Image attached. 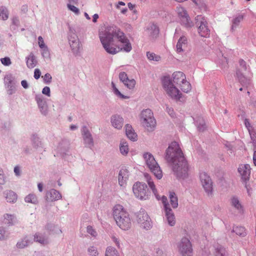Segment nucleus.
Here are the masks:
<instances>
[{
    "mask_svg": "<svg viewBox=\"0 0 256 256\" xmlns=\"http://www.w3.org/2000/svg\"><path fill=\"white\" fill-rule=\"evenodd\" d=\"M100 42L105 50L111 54H115L120 50L130 52L132 44L129 40L120 30L110 27L99 34Z\"/></svg>",
    "mask_w": 256,
    "mask_h": 256,
    "instance_id": "obj_1",
    "label": "nucleus"
},
{
    "mask_svg": "<svg viewBox=\"0 0 256 256\" xmlns=\"http://www.w3.org/2000/svg\"><path fill=\"white\" fill-rule=\"evenodd\" d=\"M165 159L170 164L177 178L184 180L188 177L189 166L177 142H173L169 145L166 151Z\"/></svg>",
    "mask_w": 256,
    "mask_h": 256,
    "instance_id": "obj_2",
    "label": "nucleus"
},
{
    "mask_svg": "<svg viewBox=\"0 0 256 256\" xmlns=\"http://www.w3.org/2000/svg\"><path fill=\"white\" fill-rule=\"evenodd\" d=\"M173 82L170 77L165 76L162 80L163 87L166 94L172 99L181 101L182 94L175 86L174 84L180 86L186 80L185 74L181 72H176L172 74Z\"/></svg>",
    "mask_w": 256,
    "mask_h": 256,
    "instance_id": "obj_3",
    "label": "nucleus"
},
{
    "mask_svg": "<svg viewBox=\"0 0 256 256\" xmlns=\"http://www.w3.org/2000/svg\"><path fill=\"white\" fill-rule=\"evenodd\" d=\"M113 216L118 226L122 230H127L132 226V220L128 212L120 204L113 208Z\"/></svg>",
    "mask_w": 256,
    "mask_h": 256,
    "instance_id": "obj_4",
    "label": "nucleus"
},
{
    "mask_svg": "<svg viewBox=\"0 0 256 256\" xmlns=\"http://www.w3.org/2000/svg\"><path fill=\"white\" fill-rule=\"evenodd\" d=\"M140 121L143 126L150 132L152 131L156 125V121L154 117L153 112L150 109H146L142 112Z\"/></svg>",
    "mask_w": 256,
    "mask_h": 256,
    "instance_id": "obj_5",
    "label": "nucleus"
},
{
    "mask_svg": "<svg viewBox=\"0 0 256 256\" xmlns=\"http://www.w3.org/2000/svg\"><path fill=\"white\" fill-rule=\"evenodd\" d=\"M177 248L180 256H193L192 244L186 237L182 238L178 242Z\"/></svg>",
    "mask_w": 256,
    "mask_h": 256,
    "instance_id": "obj_6",
    "label": "nucleus"
},
{
    "mask_svg": "<svg viewBox=\"0 0 256 256\" xmlns=\"http://www.w3.org/2000/svg\"><path fill=\"white\" fill-rule=\"evenodd\" d=\"M146 164L150 171L158 179H160L162 176V171L153 156L149 153L144 154Z\"/></svg>",
    "mask_w": 256,
    "mask_h": 256,
    "instance_id": "obj_7",
    "label": "nucleus"
},
{
    "mask_svg": "<svg viewBox=\"0 0 256 256\" xmlns=\"http://www.w3.org/2000/svg\"><path fill=\"white\" fill-rule=\"evenodd\" d=\"M132 190L135 196L141 200H147L150 196L147 186L144 183L136 182L133 186Z\"/></svg>",
    "mask_w": 256,
    "mask_h": 256,
    "instance_id": "obj_8",
    "label": "nucleus"
},
{
    "mask_svg": "<svg viewBox=\"0 0 256 256\" xmlns=\"http://www.w3.org/2000/svg\"><path fill=\"white\" fill-rule=\"evenodd\" d=\"M136 221L142 228L148 230L152 228L151 220L144 209L141 208L136 214Z\"/></svg>",
    "mask_w": 256,
    "mask_h": 256,
    "instance_id": "obj_9",
    "label": "nucleus"
},
{
    "mask_svg": "<svg viewBox=\"0 0 256 256\" xmlns=\"http://www.w3.org/2000/svg\"><path fill=\"white\" fill-rule=\"evenodd\" d=\"M200 178L201 184L207 195L209 197L212 196V182L209 176L204 172L200 174Z\"/></svg>",
    "mask_w": 256,
    "mask_h": 256,
    "instance_id": "obj_10",
    "label": "nucleus"
},
{
    "mask_svg": "<svg viewBox=\"0 0 256 256\" xmlns=\"http://www.w3.org/2000/svg\"><path fill=\"white\" fill-rule=\"evenodd\" d=\"M196 24L198 26L200 25L198 28V32L200 36L203 37H208L210 35V30L207 26V22L205 18L201 16H196Z\"/></svg>",
    "mask_w": 256,
    "mask_h": 256,
    "instance_id": "obj_11",
    "label": "nucleus"
},
{
    "mask_svg": "<svg viewBox=\"0 0 256 256\" xmlns=\"http://www.w3.org/2000/svg\"><path fill=\"white\" fill-rule=\"evenodd\" d=\"M81 132L84 144L86 147L92 148L94 146V141L88 127L86 126H83L81 129Z\"/></svg>",
    "mask_w": 256,
    "mask_h": 256,
    "instance_id": "obj_12",
    "label": "nucleus"
},
{
    "mask_svg": "<svg viewBox=\"0 0 256 256\" xmlns=\"http://www.w3.org/2000/svg\"><path fill=\"white\" fill-rule=\"evenodd\" d=\"M69 44L74 54H78L80 52V41L76 34L70 32L68 36Z\"/></svg>",
    "mask_w": 256,
    "mask_h": 256,
    "instance_id": "obj_13",
    "label": "nucleus"
},
{
    "mask_svg": "<svg viewBox=\"0 0 256 256\" xmlns=\"http://www.w3.org/2000/svg\"><path fill=\"white\" fill-rule=\"evenodd\" d=\"M178 14L182 24L186 27H190L192 26V22L186 10L184 8H180L178 9Z\"/></svg>",
    "mask_w": 256,
    "mask_h": 256,
    "instance_id": "obj_14",
    "label": "nucleus"
},
{
    "mask_svg": "<svg viewBox=\"0 0 256 256\" xmlns=\"http://www.w3.org/2000/svg\"><path fill=\"white\" fill-rule=\"evenodd\" d=\"M120 80L129 89H132L136 84L134 79H129L125 72H121L119 74Z\"/></svg>",
    "mask_w": 256,
    "mask_h": 256,
    "instance_id": "obj_15",
    "label": "nucleus"
},
{
    "mask_svg": "<svg viewBox=\"0 0 256 256\" xmlns=\"http://www.w3.org/2000/svg\"><path fill=\"white\" fill-rule=\"evenodd\" d=\"M250 166L249 164H242L238 168V172L240 174L242 180L247 181L249 180L250 174Z\"/></svg>",
    "mask_w": 256,
    "mask_h": 256,
    "instance_id": "obj_16",
    "label": "nucleus"
},
{
    "mask_svg": "<svg viewBox=\"0 0 256 256\" xmlns=\"http://www.w3.org/2000/svg\"><path fill=\"white\" fill-rule=\"evenodd\" d=\"M130 175L129 171L126 168H122L118 174V184L121 186H124L128 178Z\"/></svg>",
    "mask_w": 256,
    "mask_h": 256,
    "instance_id": "obj_17",
    "label": "nucleus"
},
{
    "mask_svg": "<svg viewBox=\"0 0 256 256\" xmlns=\"http://www.w3.org/2000/svg\"><path fill=\"white\" fill-rule=\"evenodd\" d=\"M46 196V200L50 202L56 201L62 198L61 194L55 189H51L47 192Z\"/></svg>",
    "mask_w": 256,
    "mask_h": 256,
    "instance_id": "obj_18",
    "label": "nucleus"
},
{
    "mask_svg": "<svg viewBox=\"0 0 256 256\" xmlns=\"http://www.w3.org/2000/svg\"><path fill=\"white\" fill-rule=\"evenodd\" d=\"M146 32L151 38H154L158 35L159 29L156 24H151L148 26Z\"/></svg>",
    "mask_w": 256,
    "mask_h": 256,
    "instance_id": "obj_19",
    "label": "nucleus"
},
{
    "mask_svg": "<svg viewBox=\"0 0 256 256\" xmlns=\"http://www.w3.org/2000/svg\"><path fill=\"white\" fill-rule=\"evenodd\" d=\"M110 122L112 126L116 128L120 129L124 124V120L122 117L118 114L112 116Z\"/></svg>",
    "mask_w": 256,
    "mask_h": 256,
    "instance_id": "obj_20",
    "label": "nucleus"
},
{
    "mask_svg": "<svg viewBox=\"0 0 256 256\" xmlns=\"http://www.w3.org/2000/svg\"><path fill=\"white\" fill-rule=\"evenodd\" d=\"M34 240L40 244L46 245L48 244V237L44 232H37L34 235Z\"/></svg>",
    "mask_w": 256,
    "mask_h": 256,
    "instance_id": "obj_21",
    "label": "nucleus"
},
{
    "mask_svg": "<svg viewBox=\"0 0 256 256\" xmlns=\"http://www.w3.org/2000/svg\"><path fill=\"white\" fill-rule=\"evenodd\" d=\"M236 78L240 84L245 88H248L250 84V80L245 77L240 70L236 71Z\"/></svg>",
    "mask_w": 256,
    "mask_h": 256,
    "instance_id": "obj_22",
    "label": "nucleus"
},
{
    "mask_svg": "<svg viewBox=\"0 0 256 256\" xmlns=\"http://www.w3.org/2000/svg\"><path fill=\"white\" fill-rule=\"evenodd\" d=\"M166 220L170 226H174L176 224L175 216L170 208L166 207L165 210Z\"/></svg>",
    "mask_w": 256,
    "mask_h": 256,
    "instance_id": "obj_23",
    "label": "nucleus"
},
{
    "mask_svg": "<svg viewBox=\"0 0 256 256\" xmlns=\"http://www.w3.org/2000/svg\"><path fill=\"white\" fill-rule=\"evenodd\" d=\"M4 196L7 202L15 203L17 200V194L11 190H6L4 192Z\"/></svg>",
    "mask_w": 256,
    "mask_h": 256,
    "instance_id": "obj_24",
    "label": "nucleus"
},
{
    "mask_svg": "<svg viewBox=\"0 0 256 256\" xmlns=\"http://www.w3.org/2000/svg\"><path fill=\"white\" fill-rule=\"evenodd\" d=\"M187 46V39L185 36L180 37L176 44V52H184Z\"/></svg>",
    "mask_w": 256,
    "mask_h": 256,
    "instance_id": "obj_25",
    "label": "nucleus"
},
{
    "mask_svg": "<svg viewBox=\"0 0 256 256\" xmlns=\"http://www.w3.org/2000/svg\"><path fill=\"white\" fill-rule=\"evenodd\" d=\"M126 134L130 140L136 141L137 140V134L134 132L131 125L127 124L125 126Z\"/></svg>",
    "mask_w": 256,
    "mask_h": 256,
    "instance_id": "obj_26",
    "label": "nucleus"
},
{
    "mask_svg": "<svg viewBox=\"0 0 256 256\" xmlns=\"http://www.w3.org/2000/svg\"><path fill=\"white\" fill-rule=\"evenodd\" d=\"M4 222L8 226H13L18 222V220L15 215L6 214L4 215Z\"/></svg>",
    "mask_w": 256,
    "mask_h": 256,
    "instance_id": "obj_27",
    "label": "nucleus"
},
{
    "mask_svg": "<svg viewBox=\"0 0 256 256\" xmlns=\"http://www.w3.org/2000/svg\"><path fill=\"white\" fill-rule=\"evenodd\" d=\"M144 176L146 179V181L148 182L149 187L152 189V192L156 196V198L158 200H160V197L159 196L158 194V192L156 188V186H155V184H154V182L152 180V178L149 176L148 174H146Z\"/></svg>",
    "mask_w": 256,
    "mask_h": 256,
    "instance_id": "obj_28",
    "label": "nucleus"
},
{
    "mask_svg": "<svg viewBox=\"0 0 256 256\" xmlns=\"http://www.w3.org/2000/svg\"><path fill=\"white\" fill-rule=\"evenodd\" d=\"M30 243V240L27 236H26L18 242L16 246L18 248L22 249L27 247Z\"/></svg>",
    "mask_w": 256,
    "mask_h": 256,
    "instance_id": "obj_29",
    "label": "nucleus"
},
{
    "mask_svg": "<svg viewBox=\"0 0 256 256\" xmlns=\"http://www.w3.org/2000/svg\"><path fill=\"white\" fill-rule=\"evenodd\" d=\"M198 129L200 132H204L206 128L204 118L202 117H198L195 120Z\"/></svg>",
    "mask_w": 256,
    "mask_h": 256,
    "instance_id": "obj_30",
    "label": "nucleus"
},
{
    "mask_svg": "<svg viewBox=\"0 0 256 256\" xmlns=\"http://www.w3.org/2000/svg\"><path fill=\"white\" fill-rule=\"evenodd\" d=\"M31 140L32 142V145L34 148H38L42 147V142L40 141V138H39V137H38L37 134H33L32 136Z\"/></svg>",
    "mask_w": 256,
    "mask_h": 256,
    "instance_id": "obj_31",
    "label": "nucleus"
},
{
    "mask_svg": "<svg viewBox=\"0 0 256 256\" xmlns=\"http://www.w3.org/2000/svg\"><path fill=\"white\" fill-rule=\"evenodd\" d=\"M36 62L34 56L31 53L27 58V66L30 68H34L36 66Z\"/></svg>",
    "mask_w": 256,
    "mask_h": 256,
    "instance_id": "obj_32",
    "label": "nucleus"
},
{
    "mask_svg": "<svg viewBox=\"0 0 256 256\" xmlns=\"http://www.w3.org/2000/svg\"><path fill=\"white\" fill-rule=\"evenodd\" d=\"M169 198L170 200V203L172 206L174 208H176L178 206V199L176 194L174 192H170Z\"/></svg>",
    "mask_w": 256,
    "mask_h": 256,
    "instance_id": "obj_33",
    "label": "nucleus"
},
{
    "mask_svg": "<svg viewBox=\"0 0 256 256\" xmlns=\"http://www.w3.org/2000/svg\"><path fill=\"white\" fill-rule=\"evenodd\" d=\"M232 232H236V234L241 236H246V232L245 228L243 226H233Z\"/></svg>",
    "mask_w": 256,
    "mask_h": 256,
    "instance_id": "obj_34",
    "label": "nucleus"
},
{
    "mask_svg": "<svg viewBox=\"0 0 256 256\" xmlns=\"http://www.w3.org/2000/svg\"><path fill=\"white\" fill-rule=\"evenodd\" d=\"M5 86L15 84V78L12 74H8L4 78Z\"/></svg>",
    "mask_w": 256,
    "mask_h": 256,
    "instance_id": "obj_35",
    "label": "nucleus"
},
{
    "mask_svg": "<svg viewBox=\"0 0 256 256\" xmlns=\"http://www.w3.org/2000/svg\"><path fill=\"white\" fill-rule=\"evenodd\" d=\"M120 150L123 156H126L129 152L128 144L124 141H122L120 145Z\"/></svg>",
    "mask_w": 256,
    "mask_h": 256,
    "instance_id": "obj_36",
    "label": "nucleus"
},
{
    "mask_svg": "<svg viewBox=\"0 0 256 256\" xmlns=\"http://www.w3.org/2000/svg\"><path fill=\"white\" fill-rule=\"evenodd\" d=\"M9 12L8 8L4 6H0V18L6 20L8 18Z\"/></svg>",
    "mask_w": 256,
    "mask_h": 256,
    "instance_id": "obj_37",
    "label": "nucleus"
},
{
    "mask_svg": "<svg viewBox=\"0 0 256 256\" xmlns=\"http://www.w3.org/2000/svg\"><path fill=\"white\" fill-rule=\"evenodd\" d=\"M104 256H120L118 250L114 247L108 246L105 252Z\"/></svg>",
    "mask_w": 256,
    "mask_h": 256,
    "instance_id": "obj_38",
    "label": "nucleus"
},
{
    "mask_svg": "<svg viewBox=\"0 0 256 256\" xmlns=\"http://www.w3.org/2000/svg\"><path fill=\"white\" fill-rule=\"evenodd\" d=\"M180 89L184 92L188 93L190 91L192 87L190 83L186 80L184 81L180 86Z\"/></svg>",
    "mask_w": 256,
    "mask_h": 256,
    "instance_id": "obj_39",
    "label": "nucleus"
},
{
    "mask_svg": "<svg viewBox=\"0 0 256 256\" xmlns=\"http://www.w3.org/2000/svg\"><path fill=\"white\" fill-rule=\"evenodd\" d=\"M214 256H228V254H227V252H226L225 248L224 247H222L220 246H218L215 248Z\"/></svg>",
    "mask_w": 256,
    "mask_h": 256,
    "instance_id": "obj_40",
    "label": "nucleus"
},
{
    "mask_svg": "<svg viewBox=\"0 0 256 256\" xmlns=\"http://www.w3.org/2000/svg\"><path fill=\"white\" fill-rule=\"evenodd\" d=\"M230 203L232 206L234 207L240 212V211L242 206L238 198L233 196L230 200Z\"/></svg>",
    "mask_w": 256,
    "mask_h": 256,
    "instance_id": "obj_41",
    "label": "nucleus"
},
{
    "mask_svg": "<svg viewBox=\"0 0 256 256\" xmlns=\"http://www.w3.org/2000/svg\"><path fill=\"white\" fill-rule=\"evenodd\" d=\"M88 254L89 256H98L99 252L98 248L94 246H90L87 250Z\"/></svg>",
    "mask_w": 256,
    "mask_h": 256,
    "instance_id": "obj_42",
    "label": "nucleus"
},
{
    "mask_svg": "<svg viewBox=\"0 0 256 256\" xmlns=\"http://www.w3.org/2000/svg\"><path fill=\"white\" fill-rule=\"evenodd\" d=\"M242 20L243 16L242 15H238V16L232 20V26L231 30H234Z\"/></svg>",
    "mask_w": 256,
    "mask_h": 256,
    "instance_id": "obj_43",
    "label": "nucleus"
},
{
    "mask_svg": "<svg viewBox=\"0 0 256 256\" xmlns=\"http://www.w3.org/2000/svg\"><path fill=\"white\" fill-rule=\"evenodd\" d=\"M25 202L34 204L38 203V200L35 194H30L24 198Z\"/></svg>",
    "mask_w": 256,
    "mask_h": 256,
    "instance_id": "obj_44",
    "label": "nucleus"
},
{
    "mask_svg": "<svg viewBox=\"0 0 256 256\" xmlns=\"http://www.w3.org/2000/svg\"><path fill=\"white\" fill-rule=\"evenodd\" d=\"M112 86L113 90V92L114 94L117 96H119L120 98H123V99H126L128 98V96H126L124 94H122L119 90H118L116 88V86L114 82H112Z\"/></svg>",
    "mask_w": 256,
    "mask_h": 256,
    "instance_id": "obj_45",
    "label": "nucleus"
},
{
    "mask_svg": "<svg viewBox=\"0 0 256 256\" xmlns=\"http://www.w3.org/2000/svg\"><path fill=\"white\" fill-rule=\"evenodd\" d=\"M146 56L150 60L158 62L160 59V57L159 56L156 55L153 52H147Z\"/></svg>",
    "mask_w": 256,
    "mask_h": 256,
    "instance_id": "obj_46",
    "label": "nucleus"
},
{
    "mask_svg": "<svg viewBox=\"0 0 256 256\" xmlns=\"http://www.w3.org/2000/svg\"><path fill=\"white\" fill-rule=\"evenodd\" d=\"M42 114L46 116L48 114V106L46 102L38 104Z\"/></svg>",
    "mask_w": 256,
    "mask_h": 256,
    "instance_id": "obj_47",
    "label": "nucleus"
},
{
    "mask_svg": "<svg viewBox=\"0 0 256 256\" xmlns=\"http://www.w3.org/2000/svg\"><path fill=\"white\" fill-rule=\"evenodd\" d=\"M8 236V234L6 232L5 228L3 227H0V240H6Z\"/></svg>",
    "mask_w": 256,
    "mask_h": 256,
    "instance_id": "obj_48",
    "label": "nucleus"
},
{
    "mask_svg": "<svg viewBox=\"0 0 256 256\" xmlns=\"http://www.w3.org/2000/svg\"><path fill=\"white\" fill-rule=\"evenodd\" d=\"M6 91L9 95H12L16 92L15 84L5 86Z\"/></svg>",
    "mask_w": 256,
    "mask_h": 256,
    "instance_id": "obj_49",
    "label": "nucleus"
},
{
    "mask_svg": "<svg viewBox=\"0 0 256 256\" xmlns=\"http://www.w3.org/2000/svg\"><path fill=\"white\" fill-rule=\"evenodd\" d=\"M42 78H43L44 82L46 84H49L52 82V77L48 73H46L44 76H42Z\"/></svg>",
    "mask_w": 256,
    "mask_h": 256,
    "instance_id": "obj_50",
    "label": "nucleus"
},
{
    "mask_svg": "<svg viewBox=\"0 0 256 256\" xmlns=\"http://www.w3.org/2000/svg\"><path fill=\"white\" fill-rule=\"evenodd\" d=\"M67 7L69 10L72 11L76 14H78L80 13V10L76 6L74 5L71 4H68Z\"/></svg>",
    "mask_w": 256,
    "mask_h": 256,
    "instance_id": "obj_51",
    "label": "nucleus"
},
{
    "mask_svg": "<svg viewBox=\"0 0 256 256\" xmlns=\"http://www.w3.org/2000/svg\"><path fill=\"white\" fill-rule=\"evenodd\" d=\"M87 232L94 237H96L97 236L96 232L90 226H87Z\"/></svg>",
    "mask_w": 256,
    "mask_h": 256,
    "instance_id": "obj_52",
    "label": "nucleus"
},
{
    "mask_svg": "<svg viewBox=\"0 0 256 256\" xmlns=\"http://www.w3.org/2000/svg\"><path fill=\"white\" fill-rule=\"evenodd\" d=\"M2 63L6 66H10L11 64V61L8 57H6L0 59Z\"/></svg>",
    "mask_w": 256,
    "mask_h": 256,
    "instance_id": "obj_53",
    "label": "nucleus"
},
{
    "mask_svg": "<svg viewBox=\"0 0 256 256\" xmlns=\"http://www.w3.org/2000/svg\"><path fill=\"white\" fill-rule=\"evenodd\" d=\"M42 49L43 50L42 54L43 57L44 58H50V54L47 46L44 48Z\"/></svg>",
    "mask_w": 256,
    "mask_h": 256,
    "instance_id": "obj_54",
    "label": "nucleus"
},
{
    "mask_svg": "<svg viewBox=\"0 0 256 256\" xmlns=\"http://www.w3.org/2000/svg\"><path fill=\"white\" fill-rule=\"evenodd\" d=\"M155 256H164V254L163 250L160 248H156Z\"/></svg>",
    "mask_w": 256,
    "mask_h": 256,
    "instance_id": "obj_55",
    "label": "nucleus"
},
{
    "mask_svg": "<svg viewBox=\"0 0 256 256\" xmlns=\"http://www.w3.org/2000/svg\"><path fill=\"white\" fill-rule=\"evenodd\" d=\"M38 40L39 46L41 48H45L46 46L44 41V40L41 36H38Z\"/></svg>",
    "mask_w": 256,
    "mask_h": 256,
    "instance_id": "obj_56",
    "label": "nucleus"
},
{
    "mask_svg": "<svg viewBox=\"0 0 256 256\" xmlns=\"http://www.w3.org/2000/svg\"><path fill=\"white\" fill-rule=\"evenodd\" d=\"M6 182L5 176L4 174L3 171L0 170V184H4Z\"/></svg>",
    "mask_w": 256,
    "mask_h": 256,
    "instance_id": "obj_57",
    "label": "nucleus"
},
{
    "mask_svg": "<svg viewBox=\"0 0 256 256\" xmlns=\"http://www.w3.org/2000/svg\"><path fill=\"white\" fill-rule=\"evenodd\" d=\"M50 88L48 86H45L43 88L42 90V93L46 96H50Z\"/></svg>",
    "mask_w": 256,
    "mask_h": 256,
    "instance_id": "obj_58",
    "label": "nucleus"
},
{
    "mask_svg": "<svg viewBox=\"0 0 256 256\" xmlns=\"http://www.w3.org/2000/svg\"><path fill=\"white\" fill-rule=\"evenodd\" d=\"M162 202L164 205V210H166V207L170 208V204L168 202V200L166 196H163L162 198Z\"/></svg>",
    "mask_w": 256,
    "mask_h": 256,
    "instance_id": "obj_59",
    "label": "nucleus"
},
{
    "mask_svg": "<svg viewBox=\"0 0 256 256\" xmlns=\"http://www.w3.org/2000/svg\"><path fill=\"white\" fill-rule=\"evenodd\" d=\"M40 74H41V72H40V70L38 68L35 69L34 72V78L36 80H38L40 78Z\"/></svg>",
    "mask_w": 256,
    "mask_h": 256,
    "instance_id": "obj_60",
    "label": "nucleus"
},
{
    "mask_svg": "<svg viewBox=\"0 0 256 256\" xmlns=\"http://www.w3.org/2000/svg\"><path fill=\"white\" fill-rule=\"evenodd\" d=\"M240 66L242 68V70H246V62L242 60H240L239 62Z\"/></svg>",
    "mask_w": 256,
    "mask_h": 256,
    "instance_id": "obj_61",
    "label": "nucleus"
},
{
    "mask_svg": "<svg viewBox=\"0 0 256 256\" xmlns=\"http://www.w3.org/2000/svg\"><path fill=\"white\" fill-rule=\"evenodd\" d=\"M36 100L38 103V104L45 102L42 96H36Z\"/></svg>",
    "mask_w": 256,
    "mask_h": 256,
    "instance_id": "obj_62",
    "label": "nucleus"
},
{
    "mask_svg": "<svg viewBox=\"0 0 256 256\" xmlns=\"http://www.w3.org/2000/svg\"><path fill=\"white\" fill-rule=\"evenodd\" d=\"M14 172L16 176H20V168L18 166H16L14 168Z\"/></svg>",
    "mask_w": 256,
    "mask_h": 256,
    "instance_id": "obj_63",
    "label": "nucleus"
},
{
    "mask_svg": "<svg viewBox=\"0 0 256 256\" xmlns=\"http://www.w3.org/2000/svg\"><path fill=\"white\" fill-rule=\"evenodd\" d=\"M21 84L22 86L25 89H26L28 88V84L26 80H22L21 82Z\"/></svg>",
    "mask_w": 256,
    "mask_h": 256,
    "instance_id": "obj_64",
    "label": "nucleus"
}]
</instances>
